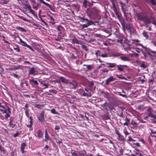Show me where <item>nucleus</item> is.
I'll return each instance as SVG.
<instances>
[{
  "instance_id": "1",
  "label": "nucleus",
  "mask_w": 156,
  "mask_h": 156,
  "mask_svg": "<svg viewBox=\"0 0 156 156\" xmlns=\"http://www.w3.org/2000/svg\"><path fill=\"white\" fill-rule=\"evenodd\" d=\"M136 17L137 20L144 21L146 24H148L150 23V18L147 16L145 15L144 13H137L136 15Z\"/></svg>"
},
{
  "instance_id": "2",
  "label": "nucleus",
  "mask_w": 156,
  "mask_h": 156,
  "mask_svg": "<svg viewBox=\"0 0 156 156\" xmlns=\"http://www.w3.org/2000/svg\"><path fill=\"white\" fill-rule=\"evenodd\" d=\"M80 19L82 20V22H86V23L87 24V25H90L94 24V23L90 20H89L87 18H85L83 17H80Z\"/></svg>"
},
{
  "instance_id": "3",
  "label": "nucleus",
  "mask_w": 156,
  "mask_h": 156,
  "mask_svg": "<svg viewBox=\"0 0 156 156\" xmlns=\"http://www.w3.org/2000/svg\"><path fill=\"white\" fill-rule=\"evenodd\" d=\"M20 42L21 44L25 47H27L29 49H30L32 51H33V49L32 48V47L30 46V45H28L25 41H23L22 40V39L21 38L20 39Z\"/></svg>"
},
{
  "instance_id": "4",
  "label": "nucleus",
  "mask_w": 156,
  "mask_h": 156,
  "mask_svg": "<svg viewBox=\"0 0 156 156\" xmlns=\"http://www.w3.org/2000/svg\"><path fill=\"white\" fill-rule=\"evenodd\" d=\"M45 113L44 111L43 110L41 111V113L38 118V120L41 121L42 122L44 120V114Z\"/></svg>"
},
{
  "instance_id": "5",
  "label": "nucleus",
  "mask_w": 156,
  "mask_h": 156,
  "mask_svg": "<svg viewBox=\"0 0 156 156\" xmlns=\"http://www.w3.org/2000/svg\"><path fill=\"white\" fill-rule=\"evenodd\" d=\"M77 86V83L75 80H73L69 83V86L71 88H75Z\"/></svg>"
},
{
  "instance_id": "6",
  "label": "nucleus",
  "mask_w": 156,
  "mask_h": 156,
  "mask_svg": "<svg viewBox=\"0 0 156 156\" xmlns=\"http://www.w3.org/2000/svg\"><path fill=\"white\" fill-rule=\"evenodd\" d=\"M94 85V83L93 82L89 81L88 83V85L89 87V90L90 91L94 90H95V87H93Z\"/></svg>"
},
{
  "instance_id": "7",
  "label": "nucleus",
  "mask_w": 156,
  "mask_h": 156,
  "mask_svg": "<svg viewBox=\"0 0 156 156\" xmlns=\"http://www.w3.org/2000/svg\"><path fill=\"white\" fill-rule=\"evenodd\" d=\"M115 80V78L113 77L112 76H111L106 80L105 84L108 85L110 82L114 81Z\"/></svg>"
},
{
  "instance_id": "8",
  "label": "nucleus",
  "mask_w": 156,
  "mask_h": 156,
  "mask_svg": "<svg viewBox=\"0 0 156 156\" xmlns=\"http://www.w3.org/2000/svg\"><path fill=\"white\" fill-rule=\"evenodd\" d=\"M91 12L93 14L97 15L99 13L100 10L96 7H94L91 9Z\"/></svg>"
},
{
  "instance_id": "9",
  "label": "nucleus",
  "mask_w": 156,
  "mask_h": 156,
  "mask_svg": "<svg viewBox=\"0 0 156 156\" xmlns=\"http://www.w3.org/2000/svg\"><path fill=\"white\" fill-rule=\"evenodd\" d=\"M38 81L43 86H44L45 87L44 89L48 88V85H49V83H45V81L42 80L41 79L39 80Z\"/></svg>"
},
{
  "instance_id": "10",
  "label": "nucleus",
  "mask_w": 156,
  "mask_h": 156,
  "mask_svg": "<svg viewBox=\"0 0 156 156\" xmlns=\"http://www.w3.org/2000/svg\"><path fill=\"white\" fill-rule=\"evenodd\" d=\"M106 64L108 65L107 66L108 68H115L117 66V65L115 63H106Z\"/></svg>"
},
{
  "instance_id": "11",
  "label": "nucleus",
  "mask_w": 156,
  "mask_h": 156,
  "mask_svg": "<svg viewBox=\"0 0 156 156\" xmlns=\"http://www.w3.org/2000/svg\"><path fill=\"white\" fill-rule=\"evenodd\" d=\"M0 107L2 108H6L7 109H8V113H11L10 108L8 106H7L4 104H3L1 103H0Z\"/></svg>"
},
{
  "instance_id": "12",
  "label": "nucleus",
  "mask_w": 156,
  "mask_h": 156,
  "mask_svg": "<svg viewBox=\"0 0 156 156\" xmlns=\"http://www.w3.org/2000/svg\"><path fill=\"white\" fill-rule=\"evenodd\" d=\"M45 139L44 140L45 142H47L48 140H50V138L49 137V135L48 133L47 129H45Z\"/></svg>"
},
{
  "instance_id": "13",
  "label": "nucleus",
  "mask_w": 156,
  "mask_h": 156,
  "mask_svg": "<svg viewBox=\"0 0 156 156\" xmlns=\"http://www.w3.org/2000/svg\"><path fill=\"white\" fill-rule=\"evenodd\" d=\"M26 145L25 143H23L21 144V147H20V150L21 152L23 154L24 153V149L25 148Z\"/></svg>"
},
{
  "instance_id": "14",
  "label": "nucleus",
  "mask_w": 156,
  "mask_h": 156,
  "mask_svg": "<svg viewBox=\"0 0 156 156\" xmlns=\"http://www.w3.org/2000/svg\"><path fill=\"white\" fill-rule=\"evenodd\" d=\"M37 137L38 138L41 139L42 138L43 136V134L42 131L41 130L39 129L38 130L37 132Z\"/></svg>"
},
{
  "instance_id": "15",
  "label": "nucleus",
  "mask_w": 156,
  "mask_h": 156,
  "mask_svg": "<svg viewBox=\"0 0 156 156\" xmlns=\"http://www.w3.org/2000/svg\"><path fill=\"white\" fill-rule=\"evenodd\" d=\"M29 82L31 84L33 85V84L35 85H38L39 84L37 81V80H34L33 79H31L29 80Z\"/></svg>"
},
{
  "instance_id": "16",
  "label": "nucleus",
  "mask_w": 156,
  "mask_h": 156,
  "mask_svg": "<svg viewBox=\"0 0 156 156\" xmlns=\"http://www.w3.org/2000/svg\"><path fill=\"white\" fill-rule=\"evenodd\" d=\"M20 2H22V3L25 6V7L24 8L25 9H28L29 6H31L30 5H29L27 0L26 2H22V1H20Z\"/></svg>"
},
{
  "instance_id": "17",
  "label": "nucleus",
  "mask_w": 156,
  "mask_h": 156,
  "mask_svg": "<svg viewBox=\"0 0 156 156\" xmlns=\"http://www.w3.org/2000/svg\"><path fill=\"white\" fill-rule=\"evenodd\" d=\"M124 65H117L116 67H117L118 70L119 71H124V67H123Z\"/></svg>"
},
{
  "instance_id": "18",
  "label": "nucleus",
  "mask_w": 156,
  "mask_h": 156,
  "mask_svg": "<svg viewBox=\"0 0 156 156\" xmlns=\"http://www.w3.org/2000/svg\"><path fill=\"white\" fill-rule=\"evenodd\" d=\"M48 19L50 20V23H52V24H54L55 22L54 21V19L51 16L49 15L48 16Z\"/></svg>"
},
{
  "instance_id": "19",
  "label": "nucleus",
  "mask_w": 156,
  "mask_h": 156,
  "mask_svg": "<svg viewBox=\"0 0 156 156\" xmlns=\"http://www.w3.org/2000/svg\"><path fill=\"white\" fill-rule=\"evenodd\" d=\"M120 58L123 61L126 62L129 61V58L126 56H121Z\"/></svg>"
},
{
  "instance_id": "20",
  "label": "nucleus",
  "mask_w": 156,
  "mask_h": 156,
  "mask_svg": "<svg viewBox=\"0 0 156 156\" xmlns=\"http://www.w3.org/2000/svg\"><path fill=\"white\" fill-rule=\"evenodd\" d=\"M148 116L153 118L154 119H156V115L152 114L151 112H149L148 114Z\"/></svg>"
},
{
  "instance_id": "21",
  "label": "nucleus",
  "mask_w": 156,
  "mask_h": 156,
  "mask_svg": "<svg viewBox=\"0 0 156 156\" xmlns=\"http://www.w3.org/2000/svg\"><path fill=\"white\" fill-rule=\"evenodd\" d=\"M143 36L146 38V39H148L149 38V35L148 34L147 32L144 30L142 33Z\"/></svg>"
},
{
  "instance_id": "22",
  "label": "nucleus",
  "mask_w": 156,
  "mask_h": 156,
  "mask_svg": "<svg viewBox=\"0 0 156 156\" xmlns=\"http://www.w3.org/2000/svg\"><path fill=\"white\" fill-rule=\"evenodd\" d=\"M126 28L127 29L129 30L130 32H134V31H135V30L133 29V28L132 27L129 25L127 26L126 27Z\"/></svg>"
},
{
  "instance_id": "23",
  "label": "nucleus",
  "mask_w": 156,
  "mask_h": 156,
  "mask_svg": "<svg viewBox=\"0 0 156 156\" xmlns=\"http://www.w3.org/2000/svg\"><path fill=\"white\" fill-rule=\"evenodd\" d=\"M29 72L30 74H34L36 72L35 68L34 67L31 68L29 70Z\"/></svg>"
},
{
  "instance_id": "24",
  "label": "nucleus",
  "mask_w": 156,
  "mask_h": 156,
  "mask_svg": "<svg viewBox=\"0 0 156 156\" xmlns=\"http://www.w3.org/2000/svg\"><path fill=\"white\" fill-rule=\"evenodd\" d=\"M16 28L19 31L22 32H26V30L23 28L19 26H17L16 27Z\"/></svg>"
},
{
  "instance_id": "25",
  "label": "nucleus",
  "mask_w": 156,
  "mask_h": 156,
  "mask_svg": "<svg viewBox=\"0 0 156 156\" xmlns=\"http://www.w3.org/2000/svg\"><path fill=\"white\" fill-rule=\"evenodd\" d=\"M23 69V68L22 66L21 65H18L15 66H14V69Z\"/></svg>"
},
{
  "instance_id": "26",
  "label": "nucleus",
  "mask_w": 156,
  "mask_h": 156,
  "mask_svg": "<svg viewBox=\"0 0 156 156\" xmlns=\"http://www.w3.org/2000/svg\"><path fill=\"white\" fill-rule=\"evenodd\" d=\"M83 96H86L87 97H91V94L90 92H88V93H85L84 92L82 94Z\"/></svg>"
},
{
  "instance_id": "27",
  "label": "nucleus",
  "mask_w": 156,
  "mask_h": 156,
  "mask_svg": "<svg viewBox=\"0 0 156 156\" xmlns=\"http://www.w3.org/2000/svg\"><path fill=\"white\" fill-rule=\"evenodd\" d=\"M28 9V10H29L30 12L31 13L33 14V15H34V16H35V12L33 10L31 9V6H29Z\"/></svg>"
},
{
  "instance_id": "28",
  "label": "nucleus",
  "mask_w": 156,
  "mask_h": 156,
  "mask_svg": "<svg viewBox=\"0 0 156 156\" xmlns=\"http://www.w3.org/2000/svg\"><path fill=\"white\" fill-rule=\"evenodd\" d=\"M28 9V10H29L30 12L31 13L33 14V15H34V16H35V12L33 10L31 9V6H29Z\"/></svg>"
},
{
  "instance_id": "29",
  "label": "nucleus",
  "mask_w": 156,
  "mask_h": 156,
  "mask_svg": "<svg viewBox=\"0 0 156 156\" xmlns=\"http://www.w3.org/2000/svg\"><path fill=\"white\" fill-rule=\"evenodd\" d=\"M28 9V10H29L30 12L31 13L33 14V15H34V16H35V12L33 10L31 9V6H29Z\"/></svg>"
},
{
  "instance_id": "30",
  "label": "nucleus",
  "mask_w": 156,
  "mask_h": 156,
  "mask_svg": "<svg viewBox=\"0 0 156 156\" xmlns=\"http://www.w3.org/2000/svg\"><path fill=\"white\" fill-rule=\"evenodd\" d=\"M131 124L133 126V128H136L137 126V123L134 121H132Z\"/></svg>"
},
{
  "instance_id": "31",
  "label": "nucleus",
  "mask_w": 156,
  "mask_h": 156,
  "mask_svg": "<svg viewBox=\"0 0 156 156\" xmlns=\"http://www.w3.org/2000/svg\"><path fill=\"white\" fill-rule=\"evenodd\" d=\"M112 3V9H115L116 8V5L115 4V0H111L110 1Z\"/></svg>"
},
{
  "instance_id": "32",
  "label": "nucleus",
  "mask_w": 156,
  "mask_h": 156,
  "mask_svg": "<svg viewBox=\"0 0 156 156\" xmlns=\"http://www.w3.org/2000/svg\"><path fill=\"white\" fill-rule=\"evenodd\" d=\"M60 80L61 81L64 83H66L67 82V80L66 78L62 77H61L60 78Z\"/></svg>"
},
{
  "instance_id": "33",
  "label": "nucleus",
  "mask_w": 156,
  "mask_h": 156,
  "mask_svg": "<svg viewBox=\"0 0 156 156\" xmlns=\"http://www.w3.org/2000/svg\"><path fill=\"white\" fill-rule=\"evenodd\" d=\"M129 55L131 57H138L139 55L135 52H133L132 53H131L129 54Z\"/></svg>"
},
{
  "instance_id": "34",
  "label": "nucleus",
  "mask_w": 156,
  "mask_h": 156,
  "mask_svg": "<svg viewBox=\"0 0 156 156\" xmlns=\"http://www.w3.org/2000/svg\"><path fill=\"white\" fill-rule=\"evenodd\" d=\"M40 1L41 3H43L46 6H48L49 7H51V5L50 4L45 2L43 0H40Z\"/></svg>"
},
{
  "instance_id": "35",
  "label": "nucleus",
  "mask_w": 156,
  "mask_h": 156,
  "mask_svg": "<svg viewBox=\"0 0 156 156\" xmlns=\"http://www.w3.org/2000/svg\"><path fill=\"white\" fill-rule=\"evenodd\" d=\"M83 66H86L87 68V70H90L92 69V65H85V64H83Z\"/></svg>"
},
{
  "instance_id": "36",
  "label": "nucleus",
  "mask_w": 156,
  "mask_h": 156,
  "mask_svg": "<svg viewBox=\"0 0 156 156\" xmlns=\"http://www.w3.org/2000/svg\"><path fill=\"white\" fill-rule=\"evenodd\" d=\"M34 107L35 108H38L39 109H41L43 106L39 104H36L34 105Z\"/></svg>"
},
{
  "instance_id": "37",
  "label": "nucleus",
  "mask_w": 156,
  "mask_h": 156,
  "mask_svg": "<svg viewBox=\"0 0 156 156\" xmlns=\"http://www.w3.org/2000/svg\"><path fill=\"white\" fill-rule=\"evenodd\" d=\"M148 55L149 56L148 57H149L150 58H148L147 59L148 60L151 59V60H153L154 59L153 56L149 52H148Z\"/></svg>"
},
{
  "instance_id": "38",
  "label": "nucleus",
  "mask_w": 156,
  "mask_h": 156,
  "mask_svg": "<svg viewBox=\"0 0 156 156\" xmlns=\"http://www.w3.org/2000/svg\"><path fill=\"white\" fill-rule=\"evenodd\" d=\"M140 66L141 67L144 69L146 68L147 66V65H145L143 62L140 63Z\"/></svg>"
},
{
  "instance_id": "39",
  "label": "nucleus",
  "mask_w": 156,
  "mask_h": 156,
  "mask_svg": "<svg viewBox=\"0 0 156 156\" xmlns=\"http://www.w3.org/2000/svg\"><path fill=\"white\" fill-rule=\"evenodd\" d=\"M72 42L74 43H76V44H78L79 43V41L76 38H74L72 40Z\"/></svg>"
},
{
  "instance_id": "40",
  "label": "nucleus",
  "mask_w": 156,
  "mask_h": 156,
  "mask_svg": "<svg viewBox=\"0 0 156 156\" xmlns=\"http://www.w3.org/2000/svg\"><path fill=\"white\" fill-rule=\"evenodd\" d=\"M23 108L25 110V113L26 114V115L27 118H29V111L28 109H25V108Z\"/></svg>"
},
{
  "instance_id": "41",
  "label": "nucleus",
  "mask_w": 156,
  "mask_h": 156,
  "mask_svg": "<svg viewBox=\"0 0 156 156\" xmlns=\"http://www.w3.org/2000/svg\"><path fill=\"white\" fill-rule=\"evenodd\" d=\"M118 137L119 138V140L122 141H124V139L123 137V136L122 135H121V134H119V136H118Z\"/></svg>"
},
{
  "instance_id": "42",
  "label": "nucleus",
  "mask_w": 156,
  "mask_h": 156,
  "mask_svg": "<svg viewBox=\"0 0 156 156\" xmlns=\"http://www.w3.org/2000/svg\"><path fill=\"white\" fill-rule=\"evenodd\" d=\"M18 16L20 18V19H22L24 21H27V22H28L29 21L28 20L26 19L25 18H24L23 16Z\"/></svg>"
},
{
  "instance_id": "43",
  "label": "nucleus",
  "mask_w": 156,
  "mask_h": 156,
  "mask_svg": "<svg viewBox=\"0 0 156 156\" xmlns=\"http://www.w3.org/2000/svg\"><path fill=\"white\" fill-rule=\"evenodd\" d=\"M1 2V3L3 4H6L7 3H8L9 0H0Z\"/></svg>"
},
{
  "instance_id": "44",
  "label": "nucleus",
  "mask_w": 156,
  "mask_h": 156,
  "mask_svg": "<svg viewBox=\"0 0 156 156\" xmlns=\"http://www.w3.org/2000/svg\"><path fill=\"white\" fill-rule=\"evenodd\" d=\"M136 108L137 109L142 110L143 109V106L141 105H139L136 107Z\"/></svg>"
},
{
  "instance_id": "45",
  "label": "nucleus",
  "mask_w": 156,
  "mask_h": 156,
  "mask_svg": "<svg viewBox=\"0 0 156 156\" xmlns=\"http://www.w3.org/2000/svg\"><path fill=\"white\" fill-rule=\"evenodd\" d=\"M0 111L2 112L3 113H5L8 111V109H7L6 108L0 109Z\"/></svg>"
},
{
  "instance_id": "46",
  "label": "nucleus",
  "mask_w": 156,
  "mask_h": 156,
  "mask_svg": "<svg viewBox=\"0 0 156 156\" xmlns=\"http://www.w3.org/2000/svg\"><path fill=\"white\" fill-rule=\"evenodd\" d=\"M143 54L146 59H148V57H149L148 55V52L146 54L145 52H143Z\"/></svg>"
},
{
  "instance_id": "47",
  "label": "nucleus",
  "mask_w": 156,
  "mask_h": 156,
  "mask_svg": "<svg viewBox=\"0 0 156 156\" xmlns=\"http://www.w3.org/2000/svg\"><path fill=\"white\" fill-rule=\"evenodd\" d=\"M51 112L53 114H58V112L56 111L54 108H53L51 110Z\"/></svg>"
},
{
  "instance_id": "48",
  "label": "nucleus",
  "mask_w": 156,
  "mask_h": 156,
  "mask_svg": "<svg viewBox=\"0 0 156 156\" xmlns=\"http://www.w3.org/2000/svg\"><path fill=\"white\" fill-rule=\"evenodd\" d=\"M5 113L6 114L5 115V118L8 119L10 116V115L9 114L11 113V112L8 113V111H7L6 113Z\"/></svg>"
},
{
  "instance_id": "49",
  "label": "nucleus",
  "mask_w": 156,
  "mask_h": 156,
  "mask_svg": "<svg viewBox=\"0 0 156 156\" xmlns=\"http://www.w3.org/2000/svg\"><path fill=\"white\" fill-rule=\"evenodd\" d=\"M87 1L86 0H84L83 2V5L85 8H86L87 7Z\"/></svg>"
},
{
  "instance_id": "50",
  "label": "nucleus",
  "mask_w": 156,
  "mask_h": 156,
  "mask_svg": "<svg viewBox=\"0 0 156 156\" xmlns=\"http://www.w3.org/2000/svg\"><path fill=\"white\" fill-rule=\"evenodd\" d=\"M9 126L12 128H14L16 125L15 124L13 123L12 122H9Z\"/></svg>"
},
{
  "instance_id": "51",
  "label": "nucleus",
  "mask_w": 156,
  "mask_h": 156,
  "mask_svg": "<svg viewBox=\"0 0 156 156\" xmlns=\"http://www.w3.org/2000/svg\"><path fill=\"white\" fill-rule=\"evenodd\" d=\"M82 48L86 51L88 50L87 47L86 45H83L82 46Z\"/></svg>"
},
{
  "instance_id": "52",
  "label": "nucleus",
  "mask_w": 156,
  "mask_h": 156,
  "mask_svg": "<svg viewBox=\"0 0 156 156\" xmlns=\"http://www.w3.org/2000/svg\"><path fill=\"white\" fill-rule=\"evenodd\" d=\"M0 151L3 153H4L5 152V150L4 148L0 145Z\"/></svg>"
},
{
  "instance_id": "53",
  "label": "nucleus",
  "mask_w": 156,
  "mask_h": 156,
  "mask_svg": "<svg viewBox=\"0 0 156 156\" xmlns=\"http://www.w3.org/2000/svg\"><path fill=\"white\" fill-rule=\"evenodd\" d=\"M39 4L38 3L36 4L35 5H33V7L34 9H37L38 7L39 6Z\"/></svg>"
},
{
  "instance_id": "54",
  "label": "nucleus",
  "mask_w": 156,
  "mask_h": 156,
  "mask_svg": "<svg viewBox=\"0 0 156 156\" xmlns=\"http://www.w3.org/2000/svg\"><path fill=\"white\" fill-rule=\"evenodd\" d=\"M120 4L121 5V9L123 10V7L125 6V4L122 2H120Z\"/></svg>"
},
{
  "instance_id": "55",
  "label": "nucleus",
  "mask_w": 156,
  "mask_h": 156,
  "mask_svg": "<svg viewBox=\"0 0 156 156\" xmlns=\"http://www.w3.org/2000/svg\"><path fill=\"white\" fill-rule=\"evenodd\" d=\"M152 4L153 5H156V0H150Z\"/></svg>"
},
{
  "instance_id": "56",
  "label": "nucleus",
  "mask_w": 156,
  "mask_h": 156,
  "mask_svg": "<svg viewBox=\"0 0 156 156\" xmlns=\"http://www.w3.org/2000/svg\"><path fill=\"white\" fill-rule=\"evenodd\" d=\"M118 95L123 97L126 98L127 97V96L126 94H121L120 92H118Z\"/></svg>"
},
{
  "instance_id": "57",
  "label": "nucleus",
  "mask_w": 156,
  "mask_h": 156,
  "mask_svg": "<svg viewBox=\"0 0 156 156\" xmlns=\"http://www.w3.org/2000/svg\"><path fill=\"white\" fill-rule=\"evenodd\" d=\"M108 108L111 110H112L114 109V107L112 105H108Z\"/></svg>"
},
{
  "instance_id": "58",
  "label": "nucleus",
  "mask_w": 156,
  "mask_h": 156,
  "mask_svg": "<svg viewBox=\"0 0 156 156\" xmlns=\"http://www.w3.org/2000/svg\"><path fill=\"white\" fill-rule=\"evenodd\" d=\"M56 142L57 143L60 144L62 143V139H60L59 140H56Z\"/></svg>"
},
{
  "instance_id": "59",
  "label": "nucleus",
  "mask_w": 156,
  "mask_h": 156,
  "mask_svg": "<svg viewBox=\"0 0 156 156\" xmlns=\"http://www.w3.org/2000/svg\"><path fill=\"white\" fill-rule=\"evenodd\" d=\"M116 76L117 77L119 78H121V79H123L125 78V77L124 76H122L121 75H119L118 74L116 75Z\"/></svg>"
},
{
  "instance_id": "60",
  "label": "nucleus",
  "mask_w": 156,
  "mask_h": 156,
  "mask_svg": "<svg viewBox=\"0 0 156 156\" xmlns=\"http://www.w3.org/2000/svg\"><path fill=\"white\" fill-rule=\"evenodd\" d=\"M101 56L103 58L107 57H108V55L106 53H104L102 54L101 55Z\"/></svg>"
},
{
  "instance_id": "61",
  "label": "nucleus",
  "mask_w": 156,
  "mask_h": 156,
  "mask_svg": "<svg viewBox=\"0 0 156 156\" xmlns=\"http://www.w3.org/2000/svg\"><path fill=\"white\" fill-rule=\"evenodd\" d=\"M49 91L51 93H53L54 94H56L57 93V92L55 90H49Z\"/></svg>"
},
{
  "instance_id": "62",
  "label": "nucleus",
  "mask_w": 156,
  "mask_h": 156,
  "mask_svg": "<svg viewBox=\"0 0 156 156\" xmlns=\"http://www.w3.org/2000/svg\"><path fill=\"white\" fill-rule=\"evenodd\" d=\"M9 120V122H12L14 120V117H11L10 118Z\"/></svg>"
},
{
  "instance_id": "63",
  "label": "nucleus",
  "mask_w": 156,
  "mask_h": 156,
  "mask_svg": "<svg viewBox=\"0 0 156 156\" xmlns=\"http://www.w3.org/2000/svg\"><path fill=\"white\" fill-rule=\"evenodd\" d=\"M14 49L16 50L18 52H20V49L18 46H17L16 48H14Z\"/></svg>"
},
{
  "instance_id": "64",
  "label": "nucleus",
  "mask_w": 156,
  "mask_h": 156,
  "mask_svg": "<svg viewBox=\"0 0 156 156\" xmlns=\"http://www.w3.org/2000/svg\"><path fill=\"white\" fill-rule=\"evenodd\" d=\"M78 156H84V155L83 153H80L79 152H78Z\"/></svg>"
}]
</instances>
